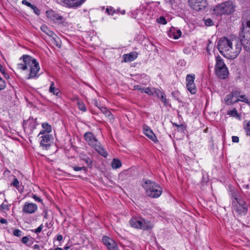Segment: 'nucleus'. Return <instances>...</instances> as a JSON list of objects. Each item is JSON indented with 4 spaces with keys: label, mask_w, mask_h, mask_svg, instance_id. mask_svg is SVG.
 <instances>
[{
    "label": "nucleus",
    "mask_w": 250,
    "mask_h": 250,
    "mask_svg": "<svg viewBox=\"0 0 250 250\" xmlns=\"http://www.w3.org/2000/svg\"><path fill=\"white\" fill-rule=\"evenodd\" d=\"M95 105H96V106H97V107H99V106H98V102H95Z\"/></svg>",
    "instance_id": "69168bd1"
},
{
    "label": "nucleus",
    "mask_w": 250,
    "mask_h": 250,
    "mask_svg": "<svg viewBox=\"0 0 250 250\" xmlns=\"http://www.w3.org/2000/svg\"><path fill=\"white\" fill-rule=\"evenodd\" d=\"M11 185H13L14 187L16 188L17 189H19L20 187L19 180L16 178H15L13 182L11 183Z\"/></svg>",
    "instance_id": "c9c22d12"
},
{
    "label": "nucleus",
    "mask_w": 250,
    "mask_h": 250,
    "mask_svg": "<svg viewBox=\"0 0 250 250\" xmlns=\"http://www.w3.org/2000/svg\"><path fill=\"white\" fill-rule=\"evenodd\" d=\"M130 224L133 228L143 230H148L153 228V225L150 222L136 218H132L130 221Z\"/></svg>",
    "instance_id": "0eeeda50"
},
{
    "label": "nucleus",
    "mask_w": 250,
    "mask_h": 250,
    "mask_svg": "<svg viewBox=\"0 0 250 250\" xmlns=\"http://www.w3.org/2000/svg\"><path fill=\"white\" fill-rule=\"evenodd\" d=\"M42 126L43 128V130L41 131L40 134H44L45 132L50 133L52 131V127L47 123H43L42 124Z\"/></svg>",
    "instance_id": "b1692460"
},
{
    "label": "nucleus",
    "mask_w": 250,
    "mask_h": 250,
    "mask_svg": "<svg viewBox=\"0 0 250 250\" xmlns=\"http://www.w3.org/2000/svg\"><path fill=\"white\" fill-rule=\"evenodd\" d=\"M232 208L239 215H244L248 210V204L237 193L232 194Z\"/></svg>",
    "instance_id": "f03ea898"
},
{
    "label": "nucleus",
    "mask_w": 250,
    "mask_h": 250,
    "mask_svg": "<svg viewBox=\"0 0 250 250\" xmlns=\"http://www.w3.org/2000/svg\"><path fill=\"white\" fill-rule=\"evenodd\" d=\"M63 6L68 8H77L81 5L85 0H60Z\"/></svg>",
    "instance_id": "1a4fd4ad"
},
{
    "label": "nucleus",
    "mask_w": 250,
    "mask_h": 250,
    "mask_svg": "<svg viewBox=\"0 0 250 250\" xmlns=\"http://www.w3.org/2000/svg\"><path fill=\"white\" fill-rule=\"evenodd\" d=\"M85 141L92 147L95 146L99 142L96 139L94 134L90 132H86L84 135Z\"/></svg>",
    "instance_id": "9b49d317"
},
{
    "label": "nucleus",
    "mask_w": 250,
    "mask_h": 250,
    "mask_svg": "<svg viewBox=\"0 0 250 250\" xmlns=\"http://www.w3.org/2000/svg\"><path fill=\"white\" fill-rule=\"evenodd\" d=\"M134 89L140 91L142 93L144 92V88H142V87L138 85H135L134 86Z\"/></svg>",
    "instance_id": "8fccbe9b"
},
{
    "label": "nucleus",
    "mask_w": 250,
    "mask_h": 250,
    "mask_svg": "<svg viewBox=\"0 0 250 250\" xmlns=\"http://www.w3.org/2000/svg\"><path fill=\"white\" fill-rule=\"evenodd\" d=\"M217 16L231 14L234 11V6L231 1H227L216 6L213 10Z\"/></svg>",
    "instance_id": "7ed1b4c3"
},
{
    "label": "nucleus",
    "mask_w": 250,
    "mask_h": 250,
    "mask_svg": "<svg viewBox=\"0 0 250 250\" xmlns=\"http://www.w3.org/2000/svg\"><path fill=\"white\" fill-rule=\"evenodd\" d=\"M228 114L233 117L238 116V112L235 108H233L232 110H229L228 112Z\"/></svg>",
    "instance_id": "e433bc0d"
},
{
    "label": "nucleus",
    "mask_w": 250,
    "mask_h": 250,
    "mask_svg": "<svg viewBox=\"0 0 250 250\" xmlns=\"http://www.w3.org/2000/svg\"><path fill=\"white\" fill-rule=\"evenodd\" d=\"M121 13H122V14H124L125 13V10H123V11L121 12Z\"/></svg>",
    "instance_id": "338daca9"
},
{
    "label": "nucleus",
    "mask_w": 250,
    "mask_h": 250,
    "mask_svg": "<svg viewBox=\"0 0 250 250\" xmlns=\"http://www.w3.org/2000/svg\"><path fill=\"white\" fill-rule=\"evenodd\" d=\"M240 93H241V92L240 91L234 90V91H232L230 93V94L233 95V97H236L237 99V98H238V97H240Z\"/></svg>",
    "instance_id": "ea45409f"
},
{
    "label": "nucleus",
    "mask_w": 250,
    "mask_h": 250,
    "mask_svg": "<svg viewBox=\"0 0 250 250\" xmlns=\"http://www.w3.org/2000/svg\"><path fill=\"white\" fill-rule=\"evenodd\" d=\"M47 17L54 22L61 23L62 20V17L60 16L53 10H49L46 12Z\"/></svg>",
    "instance_id": "ddd939ff"
},
{
    "label": "nucleus",
    "mask_w": 250,
    "mask_h": 250,
    "mask_svg": "<svg viewBox=\"0 0 250 250\" xmlns=\"http://www.w3.org/2000/svg\"><path fill=\"white\" fill-rule=\"evenodd\" d=\"M36 188H37V189H40V188H39V187H37V186H36Z\"/></svg>",
    "instance_id": "774afa93"
},
{
    "label": "nucleus",
    "mask_w": 250,
    "mask_h": 250,
    "mask_svg": "<svg viewBox=\"0 0 250 250\" xmlns=\"http://www.w3.org/2000/svg\"><path fill=\"white\" fill-rule=\"evenodd\" d=\"M69 249V246H65L64 248V249L65 250H67L68 249Z\"/></svg>",
    "instance_id": "e2e57ef3"
},
{
    "label": "nucleus",
    "mask_w": 250,
    "mask_h": 250,
    "mask_svg": "<svg viewBox=\"0 0 250 250\" xmlns=\"http://www.w3.org/2000/svg\"><path fill=\"white\" fill-rule=\"evenodd\" d=\"M156 96L160 98L165 106H167L169 105L168 100L167 99L165 94L163 91L160 90V93L158 92V94H157Z\"/></svg>",
    "instance_id": "6ab92c4d"
},
{
    "label": "nucleus",
    "mask_w": 250,
    "mask_h": 250,
    "mask_svg": "<svg viewBox=\"0 0 250 250\" xmlns=\"http://www.w3.org/2000/svg\"><path fill=\"white\" fill-rule=\"evenodd\" d=\"M55 36H53L51 37V40L53 42H54L55 44L59 48L61 47V42L59 37L54 35Z\"/></svg>",
    "instance_id": "cd10ccee"
},
{
    "label": "nucleus",
    "mask_w": 250,
    "mask_h": 250,
    "mask_svg": "<svg viewBox=\"0 0 250 250\" xmlns=\"http://www.w3.org/2000/svg\"><path fill=\"white\" fill-rule=\"evenodd\" d=\"M79 108L83 111H85L86 108L85 106L83 103H79L78 104Z\"/></svg>",
    "instance_id": "37998d69"
},
{
    "label": "nucleus",
    "mask_w": 250,
    "mask_h": 250,
    "mask_svg": "<svg viewBox=\"0 0 250 250\" xmlns=\"http://www.w3.org/2000/svg\"><path fill=\"white\" fill-rule=\"evenodd\" d=\"M169 35L173 36V39H178L182 35V32L179 29H173L170 30Z\"/></svg>",
    "instance_id": "5701e85b"
},
{
    "label": "nucleus",
    "mask_w": 250,
    "mask_h": 250,
    "mask_svg": "<svg viewBox=\"0 0 250 250\" xmlns=\"http://www.w3.org/2000/svg\"><path fill=\"white\" fill-rule=\"evenodd\" d=\"M244 124V128L246 132V134L250 137V121H245Z\"/></svg>",
    "instance_id": "c85d7f7f"
},
{
    "label": "nucleus",
    "mask_w": 250,
    "mask_h": 250,
    "mask_svg": "<svg viewBox=\"0 0 250 250\" xmlns=\"http://www.w3.org/2000/svg\"><path fill=\"white\" fill-rule=\"evenodd\" d=\"M174 125H176V126H177V127H181V126L182 127V125H177V124H175Z\"/></svg>",
    "instance_id": "0e129e2a"
},
{
    "label": "nucleus",
    "mask_w": 250,
    "mask_h": 250,
    "mask_svg": "<svg viewBox=\"0 0 250 250\" xmlns=\"http://www.w3.org/2000/svg\"><path fill=\"white\" fill-rule=\"evenodd\" d=\"M49 91L51 93H53V94L58 95L60 92L59 89L58 88H55L54 86V83H52L49 88Z\"/></svg>",
    "instance_id": "2f4dec72"
},
{
    "label": "nucleus",
    "mask_w": 250,
    "mask_h": 250,
    "mask_svg": "<svg viewBox=\"0 0 250 250\" xmlns=\"http://www.w3.org/2000/svg\"><path fill=\"white\" fill-rule=\"evenodd\" d=\"M188 2L191 8L199 11L205 7V0H188Z\"/></svg>",
    "instance_id": "f8f14e48"
},
{
    "label": "nucleus",
    "mask_w": 250,
    "mask_h": 250,
    "mask_svg": "<svg viewBox=\"0 0 250 250\" xmlns=\"http://www.w3.org/2000/svg\"><path fill=\"white\" fill-rule=\"evenodd\" d=\"M248 31H249V32L250 33V21H247L246 27H243L242 33L240 35V37H241L243 36L244 33L247 32Z\"/></svg>",
    "instance_id": "7c9ffc66"
},
{
    "label": "nucleus",
    "mask_w": 250,
    "mask_h": 250,
    "mask_svg": "<svg viewBox=\"0 0 250 250\" xmlns=\"http://www.w3.org/2000/svg\"><path fill=\"white\" fill-rule=\"evenodd\" d=\"M157 21L159 23L162 24H166L167 23V21L163 17H161Z\"/></svg>",
    "instance_id": "de8ad7c7"
},
{
    "label": "nucleus",
    "mask_w": 250,
    "mask_h": 250,
    "mask_svg": "<svg viewBox=\"0 0 250 250\" xmlns=\"http://www.w3.org/2000/svg\"><path fill=\"white\" fill-rule=\"evenodd\" d=\"M233 98V95L230 93L228 94L224 99L225 104L227 105H231L239 102L237 99L234 100Z\"/></svg>",
    "instance_id": "aec40b11"
},
{
    "label": "nucleus",
    "mask_w": 250,
    "mask_h": 250,
    "mask_svg": "<svg viewBox=\"0 0 250 250\" xmlns=\"http://www.w3.org/2000/svg\"><path fill=\"white\" fill-rule=\"evenodd\" d=\"M62 239H63V237L61 234H59L57 236V240L58 241H62Z\"/></svg>",
    "instance_id": "13d9d810"
},
{
    "label": "nucleus",
    "mask_w": 250,
    "mask_h": 250,
    "mask_svg": "<svg viewBox=\"0 0 250 250\" xmlns=\"http://www.w3.org/2000/svg\"><path fill=\"white\" fill-rule=\"evenodd\" d=\"M195 74H188L187 75L186 78H195Z\"/></svg>",
    "instance_id": "4d7b16f0"
},
{
    "label": "nucleus",
    "mask_w": 250,
    "mask_h": 250,
    "mask_svg": "<svg viewBox=\"0 0 250 250\" xmlns=\"http://www.w3.org/2000/svg\"><path fill=\"white\" fill-rule=\"evenodd\" d=\"M29 239L27 236H24L22 238V242L24 244H26L28 241Z\"/></svg>",
    "instance_id": "5fc2aeb1"
},
{
    "label": "nucleus",
    "mask_w": 250,
    "mask_h": 250,
    "mask_svg": "<svg viewBox=\"0 0 250 250\" xmlns=\"http://www.w3.org/2000/svg\"><path fill=\"white\" fill-rule=\"evenodd\" d=\"M215 72L220 78H226L229 75V71L224 60L219 56L216 58Z\"/></svg>",
    "instance_id": "20e7f679"
},
{
    "label": "nucleus",
    "mask_w": 250,
    "mask_h": 250,
    "mask_svg": "<svg viewBox=\"0 0 250 250\" xmlns=\"http://www.w3.org/2000/svg\"><path fill=\"white\" fill-rule=\"evenodd\" d=\"M73 167V169L76 171H80L81 170H86V168L85 167H79L75 166V167Z\"/></svg>",
    "instance_id": "c03bdc74"
},
{
    "label": "nucleus",
    "mask_w": 250,
    "mask_h": 250,
    "mask_svg": "<svg viewBox=\"0 0 250 250\" xmlns=\"http://www.w3.org/2000/svg\"><path fill=\"white\" fill-rule=\"evenodd\" d=\"M186 86L188 91L191 94H194L196 93L197 88L194 82V79H187Z\"/></svg>",
    "instance_id": "2eb2a0df"
},
{
    "label": "nucleus",
    "mask_w": 250,
    "mask_h": 250,
    "mask_svg": "<svg viewBox=\"0 0 250 250\" xmlns=\"http://www.w3.org/2000/svg\"><path fill=\"white\" fill-rule=\"evenodd\" d=\"M42 31L45 33L47 35L50 36L51 38L54 35V33L53 31L49 29V28L46 25H42L41 28Z\"/></svg>",
    "instance_id": "393cba45"
},
{
    "label": "nucleus",
    "mask_w": 250,
    "mask_h": 250,
    "mask_svg": "<svg viewBox=\"0 0 250 250\" xmlns=\"http://www.w3.org/2000/svg\"><path fill=\"white\" fill-rule=\"evenodd\" d=\"M21 60L22 62L17 64V68L21 70H28L29 75L28 78H31V57L27 55H23Z\"/></svg>",
    "instance_id": "6e6552de"
},
{
    "label": "nucleus",
    "mask_w": 250,
    "mask_h": 250,
    "mask_svg": "<svg viewBox=\"0 0 250 250\" xmlns=\"http://www.w3.org/2000/svg\"><path fill=\"white\" fill-rule=\"evenodd\" d=\"M122 166L121 162L119 159H114L111 163L112 167L114 169H117Z\"/></svg>",
    "instance_id": "a878e982"
},
{
    "label": "nucleus",
    "mask_w": 250,
    "mask_h": 250,
    "mask_svg": "<svg viewBox=\"0 0 250 250\" xmlns=\"http://www.w3.org/2000/svg\"><path fill=\"white\" fill-rule=\"evenodd\" d=\"M80 157L81 159L84 161L87 166H89L92 164V161L89 157L84 154H81Z\"/></svg>",
    "instance_id": "bb28decb"
},
{
    "label": "nucleus",
    "mask_w": 250,
    "mask_h": 250,
    "mask_svg": "<svg viewBox=\"0 0 250 250\" xmlns=\"http://www.w3.org/2000/svg\"><path fill=\"white\" fill-rule=\"evenodd\" d=\"M206 26H212L213 25V22L210 19H207L204 20Z\"/></svg>",
    "instance_id": "58836bf2"
},
{
    "label": "nucleus",
    "mask_w": 250,
    "mask_h": 250,
    "mask_svg": "<svg viewBox=\"0 0 250 250\" xmlns=\"http://www.w3.org/2000/svg\"><path fill=\"white\" fill-rule=\"evenodd\" d=\"M239 98H240L237 99V100H239V102L241 101V102H244V103H245L247 104L249 103V100L245 97V95H240Z\"/></svg>",
    "instance_id": "f704fd0d"
},
{
    "label": "nucleus",
    "mask_w": 250,
    "mask_h": 250,
    "mask_svg": "<svg viewBox=\"0 0 250 250\" xmlns=\"http://www.w3.org/2000/svg\"><path fill=\"white\" fill-rule=\"evenodd\" d=\"M33 248H34V249H39V245H35L33 246Z\"/></svg>",
    "instance_id": "052dcab7"
},
{
    "label": "nucleus",
    "mask_w": 250,
    "mask_h": 250,
    "mask_svg": "<svg viewBox=\"0 0 250 250\" xmlns=\"http://www.w3.org/2000/svg\"><path fill=\"white\" fill-rule=\"evenodd\" d=\"M106 11L109 15H113L115 12L114 9L112 7H107Z\"/></svg>",
    "instance_id": "a18cd8bd"
},
{
    "label": "nucleus",
    "mask_w": 250,
    "mask_h": 250,
    "mask_svg": "<svg viewBox=\"0 0 250 250\" xmlns=\"http://www.w3.org/2000/svg\"><path fill=\"white\" fill-rule=\"evenodd\" d=\"M239 141V137L235 136H233L232 137V141L233 143H238Z\"/></svg>",
    "instance_id": "3c124183"
},
{
    "label": "nucleus",
    "mask_w": 250,
    "mask_h": 250,
    "mask_svg": "<svg viewBox=\"0 0 250 250\" xmlns=\"http://www.w3.org/2000/svg\"><path fill=\"white\" fill-rule=\"evenodd\" d=\"M5 87V81L3 79H0V90L3 89Z\"/></svg>",
    "instance_id": "a19ab883"
},
{
    "label": "nucleus",
    "mask_w": 250,
    "mask_h": 250,
    "mask_svg": "<svg viewBox=\"0 0 250 250\" xmlns=\"http://www.w3.org/2000/svg\"><path fill=\"white\" fill-rule=\"evenodd\" d=\"M99 108L106 116L109 117L110 115H112L110 111L108 110L105 107L101 106L99 107Z\"/></svg>",
    "instance_id": "473e14b6"
},
{
    "label": "nucleus",
    "mask_w": 250,
    "mask_h": 250,
    "mask_svg": "<svg viewBox=\"0 0 250 250\" xmlns=\"http://www.w3.org/2000/svg\"><path fill=\"white\" fill-rule=\"evenodd\" d=\"M37 208H37V205L35 204L32 203V213L33 212H34L35 211H36L37 210Z\"/></svg>",
    "instance_id": "6e6d98bb"
},
{
    "label": "nucleus",
    "mask_w": 250,
    "mask_h": 250,
    "mask_svg": "<svg viewBox=\"0 0 250 250\" xmlns=\"http://www.w3.org/2000/svg\"><path fill=\"white\" fill-rule=\"evenodd\" d=\"M0 72L3 74V76L5 78H9V77L7 75V74L5 72L4 68L3 66L0 63Z\"/></svg>",
    "instance_id": "4c0bfd02"
},
{
    "label": "nucleus",
    "mask_w": 250,
    "mask_h": 250,
    "mask_svg": "<svg viewBox=\"0 0 250 250\" xmlns=\"http://www.w3.org/2000/svg\"><path fill=\"white\" fill-rule=\"evenodd\" d=\"M42 225H40L37 229H36L34 232L36 233H38L42 231Z\"/></svg>",
    "instance_id": "864d4df0"
},
{
    "label": "nucleus",
    "mask_w": 250,
    "mask_h": 250,
    "mask_svg": "<svg viewBox=\"0 0 250 250\" xmlns=\"http://www.w3.org/2000/svg\"><path fill=\"white\" fill-rule=\"evenodd\" d=\"M23 211L26 213H31V204L26 203L23 208Z\"/></svg>",
    "instance_id": "c756f323"
},
{
    "label": "nucleus",
    "mask_w": 250,
    "mask_h": 250,
    "mask_svg": "<svg viewBox=\"0 0 250 250\" xmlns=\"http://www.w3.org/2000/svg\"><path fill=\"white\" fill-rule=\"evenodd\" d=\"M32 77H37V73L39 71L40 68L39 64L37 60L35 59H32Z\"/></svg>",
    "instance_id": "a211bd4d"
},
{
    "label": "nucleus",
    "mask_w": 250,
    "mask_h": 250,
    "mask_svg": "<svg viewBox=\"0 0 250 250\" xmlns=\"http://www.w3.org/2000/svg\"><path fill=\"white\" fill-rule=\"evenodd\" d=\"M22 3L23 4L26 5L27 6L29 7H31V3L28 1H27L26 0H23L22 1Z\"/></svg>",
    "instance_id": "603ef678"
},
{
    "label": "nucleus",
    "mask_w": 250,
    "mask_h": 250,
    "mask_svg": "<svg viewBox=\"0 0 250 250\" xmlns=\"http://www.w3.org/2000/svg\"><path fill=\"white\" fill-rule=\"evenodd\" d=\"M142 184L147 196L156 198L159 197L162 193V188L159 184L155 182L148 179H144Z\"/></svg>",
    "instance_id": "f257e3e1"
},
{
    "label": "nucleus",
    "mask_w": 250,
    "mask_h": 250,
    "mask_svg": "<svg viewBox=\"0 0 250 250\" xmlns=\"http://www.w3.org/2000/svg\"><path fill=\"white\" fill-rule=\"evenodd\" d=\"M242 43L241 40L238 39H232V45H231L227 58L229 59H234L240 53L242 49Z\"/></svg>",
    "instance_id": "39448f33"
},
{
    "label": "nucleus",
    "mask_w": 250,
    "mask_h": 250,
    "mask_svg": "<svg viewBox=\"0 0 250 250\" xmlns=\"http://www.w3.org/2000/svg\"><path fill=\"white\" fill-rule=\"evenodd\" d=\"M32 198L35 200V201L42 204V199L41 198V197L38 196L36 194H32Z\"/></svg>",
    "instance_id": "79ce46f5"
},
{
    "label": "nucleus",
    "mask_w": 250,
    "mask_h": 250,
    "mask_svg": "<svg viewBox=\"0 0 250 250\" xmlns=\"http://www.w3.org/2000/svg\"><path fill=\"white\" fill-rule=\"evenodd\" d=\"M95 149V150L101 155L103 156L104 157H106L107 155V152L104 150V147L101 145L100 143L99 142L98 144H97L95 146L93 147Z\"/></svg>",
    "instance_id": "f3484780"
},
{
    "label": "nucleus",
    "mask_w": 250,
    "mask_h": 250,
    "mask_svg": "<svg viewBox=\"0 0 250 250\" xmlns=\"http://www.w3.org/2000/svg\"><path fill=\"white\" fill-rule=\"evenodd\" d=\"M32 10H33L34 12L38 16L40 15V10L36 6L32 5Z\"/></svg>",
    "instance_id": "09e8293b"
},
{
    "label": "nucleus",
    "mask_w": 250,
    "mask_h": 250,
    "mask_svg": "<svg viewBox=\"0 0 250 250\" xmlns=\"http://www.w3.org/2000/svg\"><path fill=\"white\" fill-rule=\"evenodd\" d=\"M9 206L5 199L0 206V208L2 210H8L9 209Z\"/></svg>",
    "instance_id": "72a5a7b5"
},
{
    "label": "nucleus",
    "mask_w": 250,
    "mask_h": 250,
    "mask_svg": "<svg viewBox=\"0 0 250 250\" xmlns=\"http://www.w3.org/2000/svg\"><path fill=\"white\" fill-rule=\"evenodd\" d=\"M22 231L20 230V229H15L13 231V234L15 236L19 237L21 235Z\"/></svg>",
    "instance_id": "49530a36"
},
{
    "label": "nucleus",
    "mask_w": 250,
    "mask_h": 250,
    "mask_svg": "<svg viewBox=\"0 0 250 250\" xmlns=\"http://www.w3.org/2000/svg\"><path fill=\"white\" fill-rule=\"evenodd\" d=\"M0 223L1 224H6L7 223V221L5 219L2 218L0 219Z\"/></svg>",
    "instance_id": "bf43d9fd"
},
{
    "label": "nucleus",
    "mask_w": 250,
    "mask_h": 250,
    "mask_svg": "<svg viewBox=\"0 0 250 250\" xmlns=\"http://www.w3.org/2000/svg\"><path fill=\"white\" fill-rule=\"evenodd\" d=\"M137 57V54L135 52H131L129 54L124 55V59L125 62H130L134 61Z\"/></svg>",
    "instance_id": "412c9836"
},
{
    "label": "nucleus",
    "mask_w": 250,
    "mask_h": 250,
    "mask_svg": "<svg viewBox=\"0 0 250 250\" xmlns=\"http://www.w3.org/2000/svg\"><path fill=\"white\" fill-rule=\"evenodd\" d=\"M144 92L147 94L148 95H156L157 94L160 93V90L158 88H150L147 87L146 88H144Z\"/></svg>",
    "instance_id": "4be33fe9"
},
{
    "label": "nucleus",
    "mask_w": 250,
    "mask_h": 250,
    "mask_svg": "<svg viewBox=\"0 0 250 250\" xmlns=\"http://www.w3.org/2000/svg\"><path fill=\"white\" fill-rule=\"evenodd\" d=\"M232 39H229L223 37L218 42V49L221 54L227 57L231 45H232Z\"/></svg>",
    "instance_id": "423d86ee"
},
{
    "label": "nucleus",
    "mask_w": 250,
    "mask_h": 250,
    "mask_svg": "<svg viewBox=\"0 0 250 250\" xmlns=\"http://www.w3.org/2000/svg\"><path fill=\"white\" fill-rule=\"evenodd\" d=\"M144 134L153 142L155 143L158 142V140H157L155 134L148 126L144 128Z\"/></svg>",
    "instance_id": "dca6fc26"
},
{
    "label": "nucleus",
    "mask_w": 250,
    "mask_h": 250,
    "mask_svg": "<svg viewBox=\"0 0 250 250\" xmlns=\"http://www.w3.org/2000/svg\"><path fill=\"white\" fill-rule=\"evenodd\" d=\"M104 244L109 250H118V245L112 239L104 236L103 238Z\"/></svg>",
    "instance_id": "9d476101"
},
{
    "label": "nucleus",
    "mask_w": 250,
    "mask_h": 250,
    "mask_svg": "<svg viewBox=\"0 0 250 250\" xmlns=\"http://www.w3.org/2000/svg\"><path fill=\"white\" fill-rule=\"evenodd\" d=\"M42 139L40 143L41 146L47 149V148L50 146L51 141L53 138L52 136L49 134H46L42 136Z\"/></svg>",
    "instance_id": "4468645a"
},
{
    "label": "nucleus",
    "mask_w": 250,
    "mask_h": 250,
    "mask_svg": "<svg viewBox=\"0 0 250 250\" xmlns=\"http://www.w3.org/2000/svg\"><path fill=\"white\" fill-rule=\"evenodd\" d=\"M54 250H62V249L61 248L58 247V248L55 249Z\"/></svg>",
    "instance_id": "680f3d73"
}]
</instances>
